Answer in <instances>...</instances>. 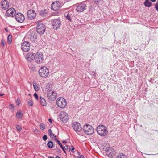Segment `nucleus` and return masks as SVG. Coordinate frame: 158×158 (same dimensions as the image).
<instances>
[{
  "mask_svg": "<svg viewBox=\"0 0 158 158\" xmlns=\"http://www.w3.org/2000/svg\"><path fill=\"white\" fill-rule=\"evenodd\" d=\"M98 133L102 136L106 135L108 132L106 127L103 125H99L97 128Z\"/></svg>",
  "mask_w": 158,
  "mask_h": 158,
  "instance_id": "obj_1",
  "label": "nucleus"
},
{
  "mask_svg": "<svg viewBox=\"0 0 158 158\" xmlns=\"http://www.w3.org/2000/svg\"><path fill=\"white\" fill-rule=\"evenodd\" d=\"M49 74V70L45 66L41 67L39 70V75L42 78H46Z\"/></svg>",
  "mask_w": 158,
  "mask_h": 158,
  "instance_id": "obj_2",
  "label": "nucleus"
},
{
  "mask_svg": "<svg viewBox=\"0 0 158 158\" xmlns=\"http://www.w3.org/2000/svg\"><path fill=\"white\" fill-rule=\"evenodd\" d=\"M34 60L38 64L43 63L44 60L43 54L41 52H37L34 56Z\"/></svg>",
  "mask_w": 158,
  "mask_h": 158,
  "instance_id": "obj_3",
  "label": "nucleus"
},
{
  "mask_svg": "<svg viewBox=\"0 0 158 158\" xmlns=\"http://www.w3.org/2000/svg\"><path fill=\"white\" fill-rule=\"evenodd\" d=\"M84 133L87 135H91L94 132V129L93 127L89 124L85 125L83 128Z\"/></svg>",
  "mask_w": 158,
  "mask_h": 158,
  "instance_id": "obj_4",
  "label": "nucleus"
},
{
  "mask_svg": "<svg viewBox=\"0 0 158 158\" xmlns=\"http://www.w3.org/2000/svg\"><path fill=\"white\" fill-rule=\"evenodd\" d=\"M36 27L37 31L40 35L43 34L45 31V26L41 21L38 22Z\"/></svg>",
  "mask_w": 158,
  "mask_h": 158,
  "instance_id": "obj_5",
  "label": "nucleus"
},
{
  "mask_svg": "<svg viewBox=\"0 0 158 158\" xmlns=\"http://www.w3.org/2000/svg\"><path fill=\"white\" fill-rule=\"evenodd\" d=\"M56 104L59 108H64L67 105L66 100L63 98L59 97L56 100Z\"/></svg>",
  "mask_w": 158,
  "mask_h": 158,
  "instance_id": "obj_6",
  "label": "nucleus"
},
{
  "mask_svg": "<svg viewBox=\"0 0 158 158\" xmlns=\"http://www.w3.org/2000/svg\"><path fill=\"white\" fill-rule=\"evenodd\" d=\"M47 97L48 99L51 101H54L56 98L57 94L56 92L53 90L49 89L48 90Z\"/></svg>",
  "mask_w": 158,
  "mask_h": 158,
  "instance_id": "obj_7",
  "label": "nucleus"
},
{
  "mask_svg": "<svg viewBox=\"0 0 158 158\" xmlns=\"http://www.w3.org/2000/svg\"><path fill=\"white\" fill-rule=\"evenodd\" d=\"M53 28L56 30L59 28L61 25V22L59 19H56L53 20L52 23Z\"/></svg>",
  "mask_w": 158,
  "mask_h": 158,
  "instance_id": "obj_8",
  "label": "nucleus"
},
{
  "mask_svg": "<svg viewBox=\"0 0 158 158\" xmlns=\"http://www.w3.org/2000/svg\"><path fill=\"white\" fill-rule=\"evenodd\" d=\"M87 6L85 2H82L78 5L76 7V10L77 12H82L86 9Z\"/></svg>",
  "mask_w": 158,
  "mask_h": 158,
  "instance_id": "obj_9",
  "label": "nucleus"
},
{
  "mask_svg": "<svg viewBox=\"0 0 158 158\" xmlns=\"http://www.w3.org/2000/svg\"><path fill=\"white\" fill-rule=\"evenodd\" d=\"M30 48V44L29 42L25 41L23 42L21 45L22 50L25 52L28 51Z\"/></svg>",
  "mask_w": 158,
  "mask_h": 158,
  "instance_id": "obj_10",
  "label": "nucleus"
},
{
  "mask_svg": "<svg viewBox=\"0 0 158 158\" xmlns=\"http://www.w3.org/2000/svg\"><path fill=\"white\" fill-rule=\"evenodd\" d=\"M60 120L63 123L66 122L69 119L68 114L65 112H61L60 114Z\"/></svg>",
  "mask_w": 158,
  "mask_h": 158,
  "instance_id": "obj_11",
  "label": "nucleus"
},
{
  "mask_svg": "<svg viewBox=\"0 0 158 158\" xmlns=\"http://www.w3.org/2000/svg\"><path fill=\"white\" fill-rule=\"evenodd\" d=\"M72 126L73 129L76 132H79L82 129L80 123L77 122H74L73 123Z\"/></svg>",
  "mask_w": 158,
  "mask_h": 158,
  "instance_id": "obj_12",
  "label": "nucleus"
},
{
  "mask_svg": "<svg viewBox=\"0 0 158 158\" xmlns=\"http://www.w3.org/2000/svg\"><path fill=\"white\" fill-rule=\"evenodd\" d=\"M15 9L13 8H11L7 10L5 14V16L6 17H13L15 15Z\"/></svg>",
  "mask_w": 158,
  "mask_h": 158,
  "instance_id": "obj_13",
  "label": "nucleus"
},
{
  "mask_svg": "<svg viewBox=\"0 0 158 158\" xmlns=\"http://www.w3.org/2000/svg\"><path fill=\"white\" fill-rule=\"evenodd\" d=\"M15 19L18 22L20 23H22L25 20L24 16L20 13H18L15 15Z\"/></svg>",
  "mask_w": 158,
  "mask_h": 158,
  "instance_id": "obj_14",
  "label": "nucleus"
},
{
  "mask_svg": "<svg viewBox=\"0 0 158 158\" xmlns=\"http://www.w3.org/2000/svg\"><path fill=\"white\" fill-rule=\"evenodd\" d=\"M61 4L60 2L57 1L53 2L51 5V9L54 11L59 10Z\"/></svg>",
  "mask_w": 158,
  "mask_h": 158,
  "instance_id": "obj_15",
  "label": "nucleus"
},
{
  "mask_svg": "<svg viewBox=\"0 0 158 158\" xmlns=\"http://www.w3.org/2000/svg\"><path fill=\"white\" fill-rule=\"evenodd\" d=\"M106 154L110 157H112L115 154L114 150L111 147H107L106 148Z\"/></svg>",
  "mask_w": 158,
  "mask_h": 158,
  "instance_id": "obj_16",
  "label": "nucleus"
},
{
  "mask_svg": "<svg viewBox=\"0 0 158 158\" xmlns=\"http://www.w3.org/2000/svg\"><path fill=\"white\" fill-rule=\"evenodd\" d=\"M27 16L29 19H33L36 16V13L35 11L31 9L29 10L27 12Z\"/></svg>",
  "mask_w": 158,
  "mask_h": 158,
  "instance_id": "obj_17",
  "label": "nucleus"
},
{
  "mask_svg": "<svg viewBox=\"0 0 158 158\" xmlns=\"http://www.w3.org/2000/svg\"><path fill=\"white\" fill-rule=\"evenodd\" d=\"M34 56V54L33 52H29L26 54L25 57L27 60L31 62L33 60Z\"/></svg>",
  "mask_w": 158,
  "mask_h": 158,
  "instance_id": "obj_18",
  "label": "nucleus"
},
{
  "mask_svg": "<svg viewBox=\"0 0 158 158\" xmlns=\"http://www.w3.org/2000/svg\"><path fill=\"white\" fill-rule=\"evenodd\" d=\"M1 7L2 9L5 10L9 7V3L7 0H2L1 1Z\"/></svg>",
  "mask_w": 158,
  "mask_h": 158,
  "instance_id": "obj_19",
  "label": "nucleus"
},
{
  "mask_svg": "<svg viewBox=\"0 0 158 158\" xmlns=\"http://www.w3.org/2000/svg\"><path fill=\"white\" fill-rule=\"evenodd\" d=\"M39 102L40 104L43 106H45L47 105V103L45 99L43 98L40 97L39 98Z\"/></svg>",
  "mask_w": 158,
  "mask_h": 158,
  "instance_id": "obj_20",
  "label": "nucleus"
},
{
  "mask_svg": "<svg viewBox=\"0 0 158 158\" xmlns=\"http://www.w3.org/2000/svg\"><path fill=\"white\" fill-rule=\"evenodd\" d=\"M33 86L35 90L36 91H38L40 89L39 85L36 83V82L35 81H33Z\"/></svg>",
  "mask_w": 158,
  "mask_h": 158,
  "instance_id": "obj_21",
  "label": "nucleus"
},
{
  "mask_svg": "<svg viewBox=\"0 0 158 158\" xmlns=\"http://www.w3.org/2000/svg\"><path fill=\"white\" fill-rule=\"evenodd\" d=\"M48 133L50 137L52 138H54L55 140L56 141L57 140V138L56 136L55 135L53 134L52 132V131L51 129H49L48 130Z\"/></svg>",
  "mask_w": 158,
  "mask_h": 158,
  "instance_id": "obj_22",
  "label": "nucleus"
},
{
  "mask_svg": "<svg viewBox=\"0 0 158 158\" xmlns=\"http://www.w3.org/2000/svg\"><path fill=\"white\" fill-rule=\"evenodd\" d=\"M48 14V11L45 9L43 10H41L39 13V15L42 17H44L46 16Z\"/></svg>",
  "mask_w": 158,
  "mask_h": 158,
  "instance_id": "obj_23",
  "label": "nucleus"
},
{
  "mask_svg": "<svg viewBox=\"0 0 158 158\" xmlns=\"http://www.w3.org/2000/svg\"><path fill=\"white\" fill-rule=\"evenodd\" d=\"M144 5L146 7H149L152 5V3L149 0H146L144 2Z\"/></svg>",
  "mask_w": 158,
  "mask_h": 158,
  "instance_id": "obj_24",
  "label": "nucleus"
},
{
  "mask_svg": "<svg viewBox=\"0 0 158 158\" xmlns=\"http://www.w3.org/2000/svg\"><path fill=\"white\" fill-rule=\"evenodd\" d=\"M64 16L66 17V19L69 20V22L71 21V14H70L69 13L65 14Z\"/></svg>",
  "mask_w": 158,
  "mask_h": 158,
  "instance_id": "obj_25",
  "label": "nucleus"
},
{
  "mask_svg": "<svg viewBox=\"0 0 158 158\" xmlns=\"http://www.w3.org/2000/svg\"><path fill=\"white\" fill-rule=\"evenodd\" d=\"M29 66L30 67V68L32 70L34 71H36V67L35 65L32 63H31L30 64H29Z\"/></svg>",
  "mask_w": 158,
  "mask_h": 158,
  "instance_id": "obj_26",
  "label": "nucleus"
},
{
  "mask_svg": "<svg viewBox=\"0 0 158 158\" xmlns=\"http://www.w3.org/2000/svg\"><path fill=\"white\" fill-rule=\"evenodd\" d=\"M116 158H127V156L123 153H119L117 155Z\"/></svg>",
  "mask_w": 158,
  "mask_h": 158,
  "instance_id": "obj_27",
  "label": "nucleus"
},
{
  "mask_svg": "<svg viewBox=\"0 0 158 158\" xmlns=\"http://www.w3.org/2000/svg\"><path fill=\"white\" fill-rule=\"evenodd\" d=\"M56 142L58 143V144L59 145V146H60V147L64 151V152L66 153V151L65 150H64V148L63 147V146L62 145L61 143L60 142V141L57 139L56 140Z\"/></svg>",
  "mask_w": 158,
  "mask_h": 158,
  "instance_id": "obj_28",
  "label": "nucleus"
},
{
  "mask_svg": "<svg viewBox=\"0 0 158 158\" xmlns=\"http://www.w3.org/2000/svg\"><path fill=\"white\" fill-rule=\"evenodd\" d=\"M23 114L20 111H18L16 113V117L18 119H20L22 117Z\"/></svg>",
  "mask_w": 158,
  "mask_h": 158,
  "instance_id": "obj_29",
  "label": "nucleus"
},
{
  "mask_svg": "<svg viewBox=\"0 0 158 158\" xmlns=\"http://www.w3.org/2000/svg\"><path fill=\"white\" fill-rule=\"evenodd\" d=\"M53 145V143L51 141H49L47 143L48 146L50 148H52Z\"/></svg>",
  "mask_w": 158,
  "mask_h": 158,
  "instance_id": "obj_30",
  "label": "nucleus"
},
{
  "mask_svg": "<svg viewBox=\"0 0 158 158\" xmlns=\"http://www.w3.org/2000/svg\"><path fill=\"white\" fill-rule=\"evenodd\" d=\"M7 39L8 41V44H11L12 42V36L10 35H9Z\"/></svg>",
  "mask_w": 158,
  "mask_h": 158,
  "instance_id": "obj_31",
  "label": "nucleus"
},
{
  "mask_svg": "<svg viewBox=\"0 0 158 158\" xmlns=\"http://www.w3.org/2000/svg\"><path fill=\"white\" fill-rule=\"evenodd\" d=\"M40 127L41 130H44L45 128V126L43 123H41L40 125Z\"/></svg>",
  "mask_w": 158,
  "mask_h": 158,
  "instance_id": "obj_32",
  "label": "nucleus"
},
{
  "mask_svg": "<svg viewBox=\"0 0 158 158\" xmlns=\"http://www.w3.org/2000/svg\"><path fill=\"white\" fill-rule=\"evenodd\" d=\"M28 103L30 106H31L33 105V102L32 100L30 99L28 101Z\"/></svg>",
  "mask_w": 158,
  "mask_h": 158,
  "instance_id": "obj_33",
  "label": "nucleus"
},
{
  "mask_svg": "<svg viewBox=\"0 0 158 158\" xmlns=\"http://www.w3.org/2000/svg\"><path fill=\"white\" fill-rule=\"evenodd\" d=\"M16 128L17 130L19 131H20L22 130V128L19 125H17L16 126Z\"/></svg>",
  "mask_w": 158,
  "mask_h": 158,
  "instance_id": "obj_34",
  "label": "nucleus"
},
{
  "mask_svg": "<svg viewBox=\"0 0 158 158\" xmlns=\"http://www.w3.org/2000/svg\"><path fill=\"white\" fill-rule=\"evenodd\" d=\"M34 96L37 100H39V98L38 97L37 94L36 93H35L34 94Z\"/></svg>",
  "mask_w": 158,
  "mask_h": 158,
  "instance_id": "obj_35",
  "label": "nucleus"
},
{
  "mask_svg": "<svg viewBox=\"0 0 158 158\" xmlns=\"http://www.w3.org/2000/svg\"><path fill=\"white\" fill-rule=\"evenodd\" d=\"M47 139V136L46 135H44L43 137V139L44 141H46Z\"/></svg>",
  "mask_w": 158,
  "mask_h": 158,
  "instance_id": "obj_36",
  "label": "nucleus"
},
{
  "mask_svg": "<svg viewBox=\"0 0 158 158\" xmlns=\"http://www.w3.org/2000/svg\"><path fill=\"white\" fill-rule=\"evenodd\" d=\"M155 8L158 11V2H157L155 5Z\"/></svg>",
  "mask_w": 158,
  "mask_h": 158,
  "instance_id": "obj_37",
  "label": "nucleus"
},
{
  "mask_svg": "<svg viewBox=\"0 0 158 158\" xmlns=\"http://www.w3.org/2000/svg\"><path fill=\"white\" fill-rule=\"evenodd\" d=\"M1 44L2 45L3 47H4L5 46V42L3 40H2L1 41Z\"/></svg>",
  "mask_w": 158,
  "mask_h": 158,
  "instance_id": "obj_38",
  "label": "nucleus"
},
{
  "mask_svg": "<svg viewBox=\"0 0 158 158\" xmlns=\"http://www.w3.org/2000/svg\"><path fill=\"white\" fill-rule=\"evenodd\" d=\"M94 2L96 4L99 3L101 1V0H93Z\"/></svg>",
  "mask_w": 158,
  "mask_h": 158,
  "instance_id": "obj_39",
  "label": "nucleus"
},
{
  "mask_svg": "<svg viewBox=\"0 0 158 158\" xmlns=\"http://www.w3.org/2000/svg\"><path fill=\"white\" fill-rule=\"evenodd\" d=\"M10 109H12L13 110L14 109V106L12 104H10Z\"/></svg>",
  "mask_w": 158,
  "mask_h": 158,
  "instance_id": "obj_40",
  "label": "nucleus"
},
{
  "mask_svg": "<svg viewBox=\"0 0 158 158\" xmlns=\"http://www.w3.org/2000/svg\"><path fill=\"white\" fill-rule=\"evenodd\" d=\"M64 148V150L66 149V150H68V149H69V148L68 145H65Z\"/></svg>",
  "mask_w": 158,
  "mask_h": 158,
  "instance_id": "obj_41",
  "label": "nucleus"
},
{
  "mask_svg": "<svg viewBox=\"0 0 158 158\" xmlns=\"http://www.w3.org/2000/svg\"><path fill=\"white\" fill-rule=\"evenodd\" d=\"M75 149V148L74 147H73L72 146V148L71 149V151L73 153L74 152V150Z\"/></svg>",
  "mask_w": 158,
  "mask_h": 158,
  "instance_id": "obj_42",
  "label": "nucleus"
},
{
  "mask_svg": "<svg viewBox=\"0 0 158 158\" xmlns=\"http://www.w3.org/2000/svg\"><path fill=\"white\" fill-rule=\"evenodd\" d=\"M16 102L17 103H18V104H19V103H20V100L19 98H17L16 101Z\"/></svg>",
  "mask_w": 158,
  "mask_h": 158,
  "instance_id": "obj_43",
  "label": "nucleus"
},
{
  "mask_svg": "<svg viewBox=\"0 0 158 158\" xmlns=\"http://www.w3.org/2000/svg\"><path fill=\"white\" fill-rule=\"evenodd\" d=\"M33 39H36L37 38V35L35 34L33 36Z\"/></svg>",
  "mask_w": 158,
  "mask_h": 158,
  "instance_id": "obj_44",
  "label": "nucleus"
},
{
  "mask_svg": "<svg viewBox=\"0 0 158 158\" xmlns=\"http://www.w3.org/2000/svg\"><path fill=\"white\" fill-rule=\"evenodd\" d=\"M62 143H67V142L66 141H65V140H63L62 141Z\"/></svg>",
  "mask_w": 158,
  "mask_h": 158,
  "instance_id": "obj_45",
  "label": "nucleus"
},
{
  "mask_svg": "<svg viewBox=\"0 0 158 158\" xmlns=\"http://www.w3.org/2000/svg\"><path fill=\"white\" fill-rule=\"evenodd\" d=\"M48 121L51 123H52V119L50 118L48 119Z\"/></svg>",
  "mask_w": 158,
  "mask_h": 158,
  "instance_id": "obj_46",
  "label": "nucleus"
},
{
  "mask_svg": "<svg viewBox=\"0 0 158 158\" xmlns=\"http://www.w3.org/2000/svg\"><path fill=\"white\" fill-rule=\"evenodd\" d=\"M5 31H6V32H8V29H7V28H5Z\"/></svg>",
  "mask_w": 158,
  "mask_h": 158,
  "instance_id": "obj_47",
  "label": "nucleus"
},
{
  "mask_svg": "<svg viewBox=\"0 0 158 158\" xmlns=\"http://www.w3.org/2000/svg\"><path fill=\"white\" fill-rule=\"evenodd\" d=\"M34 132L35 133L36 132H38V130L37 129H35L34 130Z\"/></svg>",
  "mask_w": 158,
  "mask_h": 158,
  "instance_id": "obj_48",
  "label": "nucleus"
},
{
  "mask_svg": "<svg viewBox=\"0 0 158 158\" xmlns=\"http://www.w3.org/2000/svg\"><path fill=\"white\" fill-rule=\"evenodd\" d=\"M55 158H61V157H59V156H56V157Z\"/></svg>",
  "mask_w": 158,
  "mask_h": 158,
  "instance_id": "obj_49",
  "label": "nucleus"
},
{
  "mask_svg": "<svg viewBox=\"0 0 158 158\" xmlns=\"http://www.w3.org/2000/svg\"><path fill=\"white\" fill-rule=\"evenodd\" d=\"M152 2H154L156 1V0H150Z\"/></svg>",
  "mask_w": 158,
  "mask_h": 158,
  "instance_id": "obj_50",
  "label": "nucleus"
},
{
  "mask_svg": "<svg viewBox=\"0 0 158 158\" xmlns=\"http://www.w3.org/2000/svg\"><path fill=\"white\" fill-rule=\"evenodd\" d=\"M4 95V94H0V96H3Z\"/></svg>",
  "mask_w": 158,
  "mask_h": 158,
  "instance_id": "obj_51",
  "label": "nucleus"
},
{
  "mask_svg": "<svg viewBox=\"0 0 158 158\" xmlns=\"http://www.w3.org/2000/svg\"><path fill=\"white\" fill-rule=\"evenodd\" d=\"M93 73H94V74H93V75L94 76H96V73H94V72H93Z\"/></svg>",
  "mask_w": 158,
  "mask_h": 158,
  "instance_id": "obj_52",
  "label": "nucleus"
},
{
  "mask_svg": "<svg viewBox=\"0 0 158 158\" xmlns=\"http://www.w3.org/2000/svg\"><path fill=\"white\" fill-rule=\"evenodd\" d=\"M48 158H54L52 156H49L48 157Z\"/></svg>",
  "mask_w": 158,
  "mask_h": 158,
  "instance_id": "obj_53",
  "label": "nucleus"
},
{
  "mask_svg": "<svg viewBox=\"0 0 158 158\" xmlns=\"http://www.w3.org/2000/svg\"><path fill=\"white\" fill-rule=\"evenodd\" d=\"M77 155H79L80 154V153L79 152H77Z\"/></svg>",
  "mask_w": 158,
  "mask_h": 158,
  "instance_id": "obj_54",
  "label": "nucleus"
},
{
  "mask_svg": "<svg viewBox=\"0 0 158 158\" xmlns=\"http://www.w3.org/2000/svg\"><path fill=\"white\" fill-rule=\"evenodd\" d=\"M29 95H31V94H29Z\"/></svg>",
  "mask_w": 158,
  "mask_h": 158,
  "instance_id": "obj_55",
  "label": "nucleus"
}]
</instances>
